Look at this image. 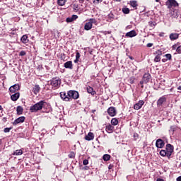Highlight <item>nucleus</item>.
<instances>
[{"instance_id": "f257e3e1", "label": "nucleus", "mask_w": 181, "mask_h": 181, "mask_svg": "<svg viewBox=\"0 0 181 181\" xmlns=\"http://www.w3.org/2000/svg\"><path fill=\"white\" fill-rule=\"evenodd\" d=\"M46 105L45 100H40V102L35 103L34 105L30 106V112H37V111L42 110V108Z\"/></svg>"}, {"instance_id": "f03ea898", "label": "nucleus", "mask_w": 181, "mask_h": 181, "mask_svg": "<svg viewBox=\"0 0 181 181\" xmlns=\"http://www.w3.org/2000/svg\"><path fill=\"white\" fill-rule=\"evenodd\" d=\"M49 84L52 86V88H54V90H56V88H59L60 87V84H62V81L60 80V78H53L50 81Z\"/></svg>"}, {"instance_id": "7ed1b4c3", "label": "nucleus", "mask_w": 181, "mask_h": 181, "mask_svg": "<svg viewBox=\"0 0 181 181\" xmlns=\"http://www.w3.org/2000/svg\"><path fill=\"white\" fill-rule=\"evenodd\" d=\"M166 6L168 9H170L171 8H176V6H179V4L176 0H168L165 2Z\"/></svg>"}, {"instance_id": "20e7f679", "label": "nucleus", "mask_w": 181, "mask_h": 181, "mask_svg": "<svg viewBox=\"0 0 181 181\" xmlns=\"http://www.w3.org/2000/svg\"><path fill=\"white\" fill-rule=\"evenodd\" d=\"M67 94L69 98V101L70 100H71V98H73L74 100H77V98L80 97V95H78V92L76 90H69Z\"/></svg>"}, {"instance_id": "39448f33", "label": "nucleus", "mask_w": 181, "mask_h": 181, "mask_svg": "<svg viewBox=\"0 0 181 181\" xmlns=\"http://www.w3.org/2000/svg\"><path fill=\"white\" fill-rule=\"evenodd\" d=\"M175 148L172 144H168L165 147V151H167L168 158H170L172 156V153H173V150Z\"/></svg>"}, {"instance_id": "423d86ee", "label": "nucleus", "mask_w": 181, "mask_h": 181, "mask_svg": "<svg viewBox=\"0 0 181 181\" xmlns=\"http://www.w3.org/2000/svg\"><path fill=\"white\" fill-rule=\"evenodd\" d=\"M107 113L110 117H115L117 115V110L114 107H110L107 109Z\"/></svg>"}, {"instance_id": "0eeeda50", "label": "nucleus", "mask_w": 181, "mask_h": 181, "mask_svg": "<svg viewBox=\"0 0 181 181\" xmlns=\"http://www.w3.org/2000/svg\"><path fill=\"white\" fill-rule=\"evenodd\" d=\"M18 90H21L19 84H15L9 88L10 93H16Z\"/></svg>"}, {"instance_id": "6e6552de", "label": "nucleus", "mask_w": 181, "mask_h": 181, "mask_svg": "<svg viewBox=\"0 0 181 181\" xmlns=\"http://www.w3.org/2000/svg\"><path fill=\"white\" fill-rule=\"evenodd\" d=\"M156 148H163V146H165V141H163L162 139H157L156 142Z\"/></svg>"}, {"instance_id": "1a4fd4ad", "label": "nucleus", "mask_w": 181, "mask_h": 181, "mask_svg": "<svg viewBox=\"0 0 181 181\" xmlns=\"http://www.w3.org/2000/svg\"><path fill=\"white\" fill-rule=\"evenodd\" d=\"M22 122H25V117L21 116L14 120L13 122V125H18V124H21Z\"/></svg>"}, {"instance_id": "9d476101", "label": "nucleus", "mask_w": 181, "mask_h": 181, "mask_svg": "<svg viewBox=\"0 0 181 181\" xmlns=\"http://www.w3.org/2000/svg\"><path fill=\"white\" fill-rule=\"evenodd\" d=\"M163 103H166V97L163 96L157 100V107H162Z\"/></svg>"}, {"instance_id": "9b49d317", "label": "nucleus", "mask_w": 181, "mask_h": 181, "mask_svg": "<svg viewBox=\"0 0 181 181\" xmlns=\"http://www.w3.org/2000/svg\"><path fill=\"white\" fill-rule=\"evenodd\" d=\"M145 102L144 100H139V103L134 105V110H141Z\"/></svg>"}, {"instance_id": "f8f14e48", "label": "nucleus", "mask_w": 181, "mask_h": 181, "mask_svg": "<svg viewBox=\"0 0 181 181\" xmlns=\"http://www.w3.org/2000/svg\"><path fill=\"white\" fill-rule=\"evenodd\" d=\"M142 79L144 81V84L149 83V81L151 80V74L149 73L144 74Z\"/></svg>"}, {"instance_id": "ddd939ff", "label": "nucleus", "mask_w": 181, "mask_h": 181, "mask_svg": "<svg viewBox=\"0 0 181 181\" xmlns=\"http://www.w3.org/2000/svg\"><path fill=\"white\" fill-rule=\"evenodd\" d=\"M136 35H138L136 33V31H135V30H132L130 32L127 33L125 36H126V37H135V36H136Z\"/></svg>"}, {"instance_id": "4468645a", "label": "nucleus", "mask_w": 181, "mask_h": 181, "mask_svg": "<svg viewBox=\"0 0 181 181\" xmlns=\"http://www.w3.org/2000/svg\"><path fill=\"white\" fill-rule=\"evenodd\" d=\"M60 97L64 101H70V98H69V95L66 94V92H61Z\"/></svg>"}, {"instance_id": "2eb2a0df", "label": "nucleus", "mask_w": 181, "mask_h": 181, "mask_svg": "<svg viewBox=\"0 0 181 181\" xmlns=\"http://www.w3.org/2000/svg\"><path fill=\"white\" fill-rule=\"evenodd\" d=\"M19 97H21V93H16L11 95V99L12 100V101H18Z\"/></svg>"}, {"instance_id": "dca6fc26", "label": "nucleus", "mask_w": 181, "mask_h": 181, "mask_svg": "<svg viewBox=\"0 0 181 181\" xmlns=\"http://www.w3.org/2000/svg\"><path fill=\"white\" fill-rule=\"evenodd\" d=\"M33 93L35 95L39 94L40 93V86L39 85H35L33 88Z\"/></svg>"}, {"instance_id": "f3484780", "label": "nucleus", "mask_w": 181, "mask_h": 181, "mask_svg": "<svg viewBox=\"0 0 181 181\" xmlns=\"http://www.w3.org/2000/svg\"><path fill=\"white\" fill-rule=\"evenodd\" d=\"M86 141H93L94 139V134L93 132H89L88 135L85 136Z\"/></svg>"}, {"instance_id": "a211bd4d", "label": "nucleus", "mask_w": 181, "mask_h": 181, "mask_svg": "<svg viewBox=\"0 0 181 181\" xmlns=\"http://www.w3.org/2000/svg\"><path fill=\"white\" fill-rule=\"evenodd\" d=\"M64 66L65 69H70L71 70L73 69V62H71V61L65 62Z\"/></svg>"}, {"instance_id": "6ab92c4d", "label": "nucleus", "mask_w": 181, "mask_h": 181, "mask_svg": "<svg viewBox=\"0 0 181 181\" xmlns=\"http://www.w3.org/2000/svg\"><path fill=\"white\" fill-rule=\"evenodd\" d=\"M170 40H176V39H179V34L177 33H171L170 35Z\"/></svg>"}, {"instance_id": "aec40b11", "label": "nucleus", "mask_w": 181, "mask_h": 181, "mask_svg": "<svg viewBox=\"0 0 181 181\" xmlns=\"http://www.w3.org/2000/svg\"><path fill=\"white\" fill-rule=\"evenodd\" d=\"M21 40L22 43H24V45H26L29 42V39H28V35H24L21 37Z\"/></svg>"}, {"instance_id": "412c9836", "label": "nucleus", "mask_w": 181, "mask_h": 181, "mask_svg": "<svg viewBox=\"0 0 181 181\" xmlns=\"http://www.w3.org/2000/svg\"><path fill=\"white\" fill-rule=\"evenodd\" d=\"M93 28V24H91V23H86L85 25H84V29L85 30H90V29H92Z\"/></svg>"}, {"instance_id": "4be33fe9", "label": "nucleus", "mask_w": 181, "mask_h": 181, "mask_svg": "<svg viewBox=\"0 0 181 181\" xmlns=\"http://www.w3.org/2000/svg\"><path fill=\"white\" fill-rule=\"evenodd\" d=\"M87 92L89 94H91V95H95V90H94V88H91L90 86H88L87 88Z\"/></svg>"}, {"instance_id": "5701e85b", "label": "nucleus", "mask_w": 181, "mask_h": 181, "mask_svg": "<svg viewBox=\"0 0 181 181\" xmlns=\"http://www.w3.org/2000/svg\"><path fill=\"white\" fill-rule=\"evenodd\" d=\"M106 131L109 134H111V132H112V131H114V127L111 124L106 126Z\"/></svg>"}, {"instance_id": "b1692460", "label": "nucleus", "mask_w": 181, "mask_h": 181, "mask_svg": "<svg viewBox=\"0 0 181 181\" xmlns=\"http://www.w3.org/2000/svg\"><path fill=\"white\" fill-rule=\"evenodd\" d=\"M16 111H17L18 115H22V114L23 112V107H22L21 106H18Z\"/></svg>"}, {"instance_id": "393cba45", "label": "nucleus", "mask_w": 181, "mask_h": 181, "mask_svg": "<svg viewBox=\"0 0 181 181\" xmlns=\"http://www.w3.org/2000/svg\"><path fill=\"white\" fill-rule=\"evenodd\" d=\"M23 151H22V149H20V150H16L13 155H14L15 156H19L21 155H23Z\"/></svg>"}, {"instance_id": "a878e982", "label": "nucleus", "mask_w": 181, "mask_h": 181, "mask_svg": "<svg viewBox=\"0 0 181 181\" xmlns=\"http://www.w3.org/2000/svg\"><path fill=\"white\" fill-rule=\"evenodd\" d=\"M103 160H105V162H107V160H110V159H111V156L110 154H105L103 156Z\"/></svg>"}, {"instance_id": "bb28decb", "label": "nucleus", "mask_w": 181, "mask_h": 181, "mask_svg": "<svg viewBox=\"0 0 181 181\" xmlns=\"http://www.w3.org/2000/svg\"><path fill=\"white\" fill-rule=\"evenodd\" d=\"M67 0H57V4L59 6H63L66 4Z\"/></svg>"}, {"instance_id": "cd10ccee", "label": "nucleus", "mask_w": 181, "mask_h": 181, "mask_svg": "<svg viewBox=\"0 0 181 181\" xmlns=\"http://www.w3.org/2000/svg\"><path fill=\"white\" fill-rule=\"evenodd\" d=\"M130 5L132 8H135V9H136V7L138 6V3L136 2V1H131Z\"/></svg>"}, {"instance_id": "c85d7f7f", "label": "nucleus", "mask_w": 181, "mask_h": 181, "mask_svg": "<svg viewBox=\"0 0 181 181\" xmlns=\"http://www.w3.org/2000/svg\"><path fill=\"white\" fill-rule=\"evenodd\" d=\"M177 10H174L172 13H171V16L172 18H177Z\"/></svg>"}, {"instance_id": "c756f323", "label": "nucleus", "mask_w": 181, "mask_h": 181, "mask_svg": "<svg viewBox=\"0 0 181 181\" xmlns=\"http://www.w3.org/2000/svg\"><path fill=\"white\" fill-rule=\"evenodd\" d=\"M111 124L112 125H118V119L117 118H112V120H111Z\"/></svg>"}, {"instance_id": "7c9ffc66", "label": "nucleus", "mask_w": 181, "mask_h": 181, "mask_svg": "<svg viewBox=\"0 0 181 181\" xmlns=\"http://www.w3.org/2000/svg\"><path fill=\"white\" fill-rule=\"evenodd\" d=\"M122 11L123 12V13H124L125 15H128V13H129V8H127V7H124L122 8Z\"/></svg>"}, {"instance_id": "2f4dec72", "label": "nucleus", "mask_w": 181, "mask_h": 181, "mask_svg": "<svg viewBox=\"0 0 181 181\" xmlns=\"http://www.w3.org/2000/svg\"><path fill=\"white\" fill-rule=\"evenodd\" d=\"M160 156H167L168 158V152L166 151V150H161L160 151Z\"/></svg>"}, {"instance_id": "473e14b6", "label": "nucleus", "mask_w": 181, "mask_h": 181, "mask_svg": "<svg viewBox=\"0 0 181 181\" xmlns=\"http://www.w3.org/2000/svg\"><path fill=\"white\" fill-rule=\"evenodd\" d=\"M69 158H70V159H74V158H76V153H74V152L71 151L69 155H68Z\"/></svg>"}, {"instance_id": "72a5a7b5", "label": "nucleus", "mask_w": 181, "mask_h": 181, "mask_svg": "<svg viewBox=\"0 0 181 181\" xmlns=\"http://www.w3.org/2000/svg\"><path fill=\"white\" fill-rule=\"evenodd\" d=\"M165 57L167 60H171L172 59V54H165Z\"/></svg>"}, {"instance_id": "f704fd0d", "label": "nucleus", "mask_w": 181, "mask_h": 181, "mask_svg": "<svg viewBox=\"0 0 181 181\" xmlns=\"http://www.w3.org/2000/svg\"><path fill=\"white\" fill-rule=\"evenodd\" d=\"M11 129H12V127H6L4 129V132H5L6 134L8 132H11Z\"/></svg>"}, {"instance_id": "c9c22d12", "label": "nucleus", "mask_w": 181, "mask_h": 181, "mask_svg": "<svg viewBox=\"0 0 181 181\" xmlns=\"http://www.w3.org/2000/svg\"><path fill=\"white\" fill-rule=\"evenodd\" d=\"M160 60V56L156 55L154 59V62H156V63H158V62H159Z\"/></svg>"}, {"instance_id": "e433bc0d", "label": "nucleus", "mask_w": 181, "mask_h": 181, "mask_svg": "<svg viewBox=\"0 0 181 181\" xmlns=\"http://www.w3.org/2000/svg\"><path fill=\"white\" fill-rule=\"evenodd\" d=\"M89 23H90L91 25H93V23H97V20H95V18H90L89 20Z\"/></svg>"}, {"instance_id": "4c0bfd02", "label": "nucleus", "mask_w": 181, "mask_h": 181, "mask_svg": "<svg viewBox=\"0 0 181 181\" xmlns=\"http://www.w3.org/2000/svg\"><path fill=\"white\" fill-rule=\"evenodd\" d=\"M133 136H134V141H137L138 139L139 138V135L137 133H134Z\"/></svg>"}, {"instance_id": "58836bf2", "label": "nucleus", "mask_w": 181, "mask_h": 181, "mask_svg": "<svg viewBox=\"0 0 181 181\" xmlns=\"http://www.w3.org/2000/svg\"><path fill=\"white\" fill-rule=\"evenodd\" d=\"M66 22H67V23H70V22H73V18L71 17H68L66 19Z\"/></svg>"}, {"instance_id": "ea45409f", "label": "nucleus", "mask_w": 181, "mask_h": 181, "mask_svg": "<svg viewBox=\"0 0 181 181\" xmlns=\"http://www.w3.org/2000/svg\"><path fill=\"white\" fill-rule=\"evenodd\" d=\"M175 131H176V127H175V126H171V127H170V132H173H173H175Z\"/></svg>"}, {"instance_id": "a19ab883", "label": "nucleus", "mask_w": 181, "mask_h": 181, "mask_svg": "<svg viewBox=\"0 0 181 181\" xmlns=\"http://www.w3.org/2000/svg\"><path fill=\"white\" fill-rule=\"evenodd\" d=\"M93 2L95 4V5H97V4L103 2V0H93Z\"/></svg>"}, {"instance_id": "79ce46f5", "label": "nucleus", "mask_w": 181, "mask_h": 181, "mask_svg": "<svg viewBox=\"0 0 181 181\" xmlns=\"http://www.w3.org/2000/svg\"><path fill=\"white\" fill-rule=\"evenodd\" d=\"M72 18V21H76V19H78V15H72L71 16Z\"/></svg>"}, {"instance_id": "37998d69", "label": "nucleus", "mask_w": 181, "mask_h": 181, "mask_svg": "<svg viewBox=\"0 0 181 181\" xmlns=\"http://www.w3.org/2000/svg\"><path fill=\"white\" fill-rule=\"evenodd\" d=\"M156 54H157V56H162V51H160V50H157L156 52Z\"/></svg>"}, {"instance_id": "c03bdc74", "label": "nucleus", "mask_w": 181, "mask_h": 181, "mask_svg": "<svg viewBox=\"0 0 181 181\" xmlns=\"http://www.w3.org/2000/svg\"><path fill=\"white\" fill-rule=\"evenodd\" d=\"M19 56H26V52L21 51L19 53Z\"/></svg>"}, {"instance_id": "a18cd8bd", "label": "nucleus", "mask_w": 181, "mask_h": 181, "mask_svg": "<svg viewBox=\"0 0 181 181\" xmlns=\"http://www.w3.org/2000/svg\"><path fill=\"white\" fill-rule=\"evenodd\" d=\"M129 83L130 84H134V78H130L129 79Z\"/></svg>"}, {"instance_id": "49530a36", "label": "nucleus", "mask_w": 181, "mask_h": 181, "mask_svg": "<svg viewBox=\"0 0 181 181\" xmlns=\"http://www.w3.org/2000/svg\"><path fill=\"white\" fill-rule=\"evenodd\" d=\"M83 165H88V160L87 159L83 160Z\"/></svg>"}, {"instance_id": "de8ad7c7", "label": "nucleus", "mask_w": 181, "mask_h": 181, "mask_svg": "<svg viewBox=\"0 0 181 181\" xmlns=\"http://www.w3.org/2000/svg\"><path fill=\"white\" fill-rule=\"evenodd\" d=\"M140 84L141 85V88H144V84H145V81L142 79V81H140Z\"/></svg>"}, {"instance_id": "09e8293b", "label": "nucleus", "mask_w": 181, "mask_h": 181, "mask_svg": "<svg viewBox=\"0 0 181 181\" xmlns=\"http://www.w3.org/2000/svg\"><path fill=\"white\" fill-rule=\"evenodd\" d=\"M80 52H76V59H80Z\"/></svg>"}, {"instance_id": "8fccbe9b", "label": "nucleus", "mask_w": 181, "mask_h": 181, "mask_svg": "<svg viewBox=\"0 0 181 181\" xmlns=\"http://www.w3.org/2000/svg\"><path fill=\"white\" fill-rule=\"evenodd\" d=\"M82 169H83L84 170H88V169H90V167L86 165Z\"/></svg>"}, {"instance_id": "3c124183", "label": "nucleus", "mask_w": 181, "mask_h": 181, "mask_svg": "<svg viewBox=\"0 0 181 181\" xmlns=\"http://www.w3.org/2000/svg\"><path fill=\"white\" fill-rule=\"evenodd\" d=\"M152 46H153V43H148L147 44V47H152Z\"/></svg>"}, {"instance_id": "603ef678", "label": "nucleus", "mask_w": 181, "mask_h": 181, "mask_svg": "<svg viewBox=\"0 0 181 181\" xmlns=\"http://www.w3.org/2000/svg\"><path fill=\"white\" fill-rule=\"evenodd\" d=\"M79 60H80L79 59L76 58V59L74 62V63H78Z\"/></svg>"}, {"instance_id": "864d4df0", "label": "nucleus", "mask_w": 181, "mask_h": 181, "mask_svg": "<svg viewBox=\"0 0 181 181\" xmlns=\"http://www.w3.org/2000/svg\"><path fill=\"white\" fill-rule=\"evenodd\" d=\"M176 180L177 181H181V176H179L178 177H177Z\"/></svg>"}, {"instance_id": "5fc2aeb1", "label": "nucleus", "mask_w": 181, "mask_h": 181, "mask_svg": "<svg viewBox=\"0 0 181 181\" xmlns=\"http://www.w3.org/2000/svg\"><path fill=\"white\" fill-rule=\"evenodd\" d=\"M156 181H165V180L162 178H158Z\"/></svg>"}, {"instance_id": "6e6d98bb", "label": "nucleus", "mask_w": 181, "mask_h": 181, "mask_svg": "<svg viewBox=\"0 0 181 181\" xmlns=\"http://www.w3.org/2000/svg\"><path fill=\"white\" fill-rule=\"evenodd\" d=\"M3 122H6V117H4V118H3Z\"/></svg>"}, {"instance_id": "4d7b16f0", "label": "nucleus", "mask_w": 181, "mask_h": 181, "mask_svg": "<svg viewBox=\"0 0 181 181\" xmlns=\"http://www.w3.org/2000/svg\"><path fill=\"white\" fill-rule=\"evenodd\" d=\"M166 60H168V59H162L163 63H165V62H166Z\"/></svg>"}, {"instance_id": "13d9d810", "label": "nucleus", "mask_w": 181, "mask_h": 181, "mask_svg": "<svg viewBox=\"0 0 181 181\" xmlns=\"http://www.w3.org/2000/svg\"><path fill=\"white\" fill-rule=\"evenodd\" d=\"M149 24L151 25V26H152V25H153V26L155 25V24H153V23L152 22H149Z\"/></svg>"}, {"instance_id": "bf43d9fd", "label": "nucleus", "mask_w": 181, "mask_h": 181, "mask_svg": "<svg viewBox=\"0 0 181 181\" xmlns=\"http://www.w3.org/2000/svg\"><path fill=\"white\" fill-rule=\"evenodd\" d=\"M80 4H83L84 2V0H79Z\"/></svg>"}, {"instance_id": "052dcab7", "label": "nucleus", "mask_w": 181, "mask_h": 181, "mask_svg": "<svg viewBox=\"0 0 181 181\" xmlns=\"http://www.w3.org/2000/svg\"><path fill=\"white\" fill-rule=\"evenodd\" d=\"M2 110H4V108H3L2 106L0 105V111H2Z\"/></svg>"}, {"instance_id": "680f3d73", "label": "nucleus", "mask_w": 181, "mask_h": 181, "mask_svg": "<svg viewBox=\"0 0 181 181\" xmlns=\"http://www.w3.org/2000/svg\"><path fill=\"white\" fill-rule=\"evenodd\" d=\"M177 90H181V86L177 87Z\"/></svg>"}, {"instance_id": "e2e57ef3", "label": "nucleus", "mask_w": 181, "mask_h": 181, "mask_svg": "<svg viewBox=\"0 0 181 181\" xmlns=\"http://www.w3.org/2000/svg\"><path fill=\"white\" fill-rule=\"evenodd\" d=\"M117 2H121V0H115Z\"/></svg>"}, {"instance_id": "0e129e2a", "label": "nucleus", "mask_w": 181, "mask_h": 181, "mask_svg": "<svg viewBox=\"0 0 181 181\" xmlns=\"http://www.w3.org/2000/svg\"><path fill=\"white\" fill-rule=\"evenodd\" d=\"M159 1H160V0H156V2H159Z\"/></svg>"}, {"instance_id": "69168bd1", "label": "nucleus", "mask_w": 181, "mask_h": 181, "mask_svg": "<svg viewBox=\"0 0 181 181\" xmlns=\"http://www.w3.org/2000/svg\"><path fill=\"white\" fill-rule=\"evenodd\" d=\"M129 59H131V60H132V57H130Z\"/></svg>"}, {"instance_id": "338daca9", "label": "nucleus", "mask_w": 181, "mask_h": 181, "mask_svg": "<svg viewBox=\"0 0 181 181\" xmlns=\"http://www.w3.org/2000/svg\"><path fill=\"white\" fill-rule=\"evenodd\" d=\"M92 112H95V110H93Z\"/></svg>"}]
</instances>
